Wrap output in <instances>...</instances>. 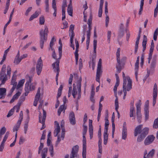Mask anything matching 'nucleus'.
Listing matches in <instances>:
<instances>
[{
	"label": "nucleus",
	"mask_w": 158,
	"mask_h": 158,
	"mask_svg": "<svg viewBox=\"0 0 158 158\" xmlns=\"http://www.w3.org/2000/svg\"><path fill=\"white\" fill-rule=\"evenodd\" d=\"M142 128L143 125L142 124L139 125L136 127L134 131L135 136H136L138 134H141Z\"/></svg>",
	"instance_id": "16"
},
{
	"label": "nucleus",
	"mask_w": 158,
	"mask_h": 158,
	"mask_svg": "<svg viewBox=\"0 0 158 158\" xmlns=\"http://www.w3.org/2000/svg\"><path fill=\"white\" fill-rule=\"evenodd\" d=\"M123 85L127 84V91H129L132 88V81L129 76L125 77L124 72H123Z\"/></svg>",
	"instance_id": "4"
},
{
	"label": "nucleus",
	"mask_w": 158,
	"mask_h": 158,
	"mask_svg": "<svg viewBox=\"0 0 158 158\" xmlns=\"http://www.w3.org/2000/svg\"><path fill=\"white\" fill-rule=\"evenodd\" d=\"M156 64V60L155 59H153L150 65V69L151 70H153L155 68Z\"/></svg>",
	"instance_id": "41"
},
{
	"label": "nucleus",
	"mask_w": 158,
	"mask_h": 158,
	"mask_svg": "<svg viewBox=\"0 0 158 158\" xmlns=\"http://www.w3.org/2000/svg\"><path fill=\"white\" fill-rule=\"evenodd\" d=\"M116 68L117 69V71L118 73H120L122 69V67L120 64H117L116 66Z\"/></svg>",
	"instance_id": "50"
},
{
	"label": "nucleus",
	"mask_w": 158,
	"mask_h": 158,
	"mask_svg": "<svg viewBox=\"0 0 158 158\" xmlns=\"http://www.w3.org/2000/svg\"><path fill=\"white\" fill-rule=\"evenodd\" d=\"M43 110V116L42 118V120H41V118H42V116H41V114L40 112L39 116V122L43 124V125L41 128V130H43L44 129L45 126L44 125L45 120L46 117V111L44 109Z\"/></svg>",
	"instance_id": "7"
},
{
	"label": "nucleus",
	"mask_w": 158,
	"mask_h": 158,
	"mask_svg": "<svg viewBox=\"0 0 158 158\" xmlns=\"http://www.w3.org/2000/svg\"><path fill=\"white\" fill-rule=\"evenodd\" d=\"M52 8L54 10V12L53 14L54 16L56 17V16L57 9L56 6V0H52Z\"/></svg>",
	"instance_id": "24"
},
{
	"label": "nucleus",
	"mask_w": 158,
	"mask_h": 158,
	"mask_svg": "<svg viewBox=\"0 0 158 158\" xmlns=\"http://www.w3.org/2000/svg\"><path fill=\"white\" fill-rule=\"evenodd\" d=\"M73 89L72 92V95L73 96L74 98H75L76 95L77 94V89L76 88V85L75 84L73 85Z\"/></svg>",
	"instance_id": "30"
},
{
	"label": "nucleus",
	"mask_w": 158,
	"mask_h": 158,
	"mask_svg": "<svg viewBox=\"0 0 158 158\" xmlns=\"http://www.w3.org/2000/svg\"><path fill=\"white\" fill-rule=\"evenodd\" d=\"M58 50L59 58L58 59H59V60L60 61V59L61 58L62 55V45H60L58 48Z\"/></svg>",
	"instance_id": "44"
},
{
	"label": "nucleus",
	"mask_w": 158,
	"mask_h": 158,
	"mask_svg": "<svg viewBox=\"0 0 158 158\" xmlns=\"http://www.w3.org/2000/svg\"><path fill=\"white\" fill-rule=\"evenodd\" d=\"M145 137L144 136L140 134V135L138 137L137 141L138 142H140L143 140Z\"/></svg>",
	"instance_id": "55"
},
{
	"label": "nucleus",
	"mask_w": 158,
	"mask_h": 158,
	"mask_svg": "<svg viewBox=\"0 0 158 158\" xmlns=\"http://www.w3.org/2000/svg\"><path fill=\"white\" fill-rule=\"evenodd\" d=\"M75 43L76 44V51H79L78 49L79 48V44L78 41L76 39H75Z\"/></svg>",
	"instance_id": "61"
},
{
	"label": "nucleus",
	"mask_w": 158,
	"mask_h": 158,
	"mask_svg": "<svg viewBox=\"0 0 158 158\" xmlns=\"http://www.w3.org/2000/svg\"><path fill=\"white\" fill-rule=\"evenodd\" d=\"M35 88V85L33 84H29L27 83H26L25 85V92L24 94L25 96H27L31 90H33Z\"/></svg>",
	"instance_id": "8"
},
{
	"label": "nucleus",
	"mask_w": 158,
	"mask_h": 158,
	"mask_svg": "<svg viewBox=\"0 0 158 158\" xmlns=\"http://www.w3.org/2000/svg\"><path fill=\"white\" fill-rule=\"evenodd\" d=\"M21 121H18L16 124L14 126L13 131V132H15L16 131V132H17L18 130H19V128L20 127L21 124Z\"/></svg>",
	"instance_id": "25"
},
{
	"label": "nucleus",
	"mask_w": 158,
	"mask_h": 158,
	"mask_svg": "<svg viewBox=\"0 0 158 158\" xmlns=\"http://www.w3.org/2000/svg\"><path fill=\"white\" fill-rule=\"evenodd\" d=\"M158 35V27L154 31L153 34V39L155 41H156L157 36Z\"/></svg>",
	"instance_id": "40"
},
{
	"label": "nucleus",
	"mask_w": 158,
	"mask_h": 158,
	"mask_svg": "<svg viewBox=\"0 0 158 158\" xmlns=\"http://www.w3.org/2000/svg\"><path fill=\"white\" fill-rule=\"evenodd\" d=\"M45 19L43 16H42L40 18V24L41 25L44 24Z\"/></svg>",
	"instance_id": "49"
},
{
	"label": "nucleus",
	"mask_w": 158,
	"mask_h": 158,
	"mask_svg": "<svg viewBox=\"0 0 158 158\" xmlns=\"http://www.w3.org/2000/svg\"><path fill=\"white\" fill-rule=\"evenodd\" d=\"M29 119L30 118L28 114L27 117L25 121V123L24 126V131L25 134H26L27 133V130L28 123L29 121Z\"/></svg>",
	"instance_id": "21"
},
{
	"label": "nucleus",
	"mask_w": 158,
	"mask_h": 158,
	"mask_svg": "<svg viewBox=\"0 0 158 158\" xmlns=\"http://www.w3.org/2000/svg\"><path fill=\"white\" fill-rule=\"evenodd\" d=\"M147 41V40L146 36L145 35H144L142 43V45L143 47V52H144L146 49Z\"/></svg>",
	"instance_id": "20"
},
{
	"label": "nucleus",
	"mask_w": 158,
	"mask_h": 158,
	"mask_svg": "<svg viewBox=\"0 0 158 158\" xmlns=\"http://www.w3.org/2000/svg\"><path fill=\"white\" fill-rule=\"evenodd\" d=\"M63 88V86L62 85H61L58 90L57 97V98L61 96Z\"/></svg>",
	"instance_id": "34"
},
{
	"label": "nucleus",
	"mask_w": 158,
	"mask_h": 158,
	"mask_svg": "<svg viewBox=\"0 0 158 158\" xmlns=\"http://www.w3.org/2000/svg\"><path fill=\"white\" fill-rule=\"evenodd\" d=\"M79 148V147L77 145L73 147L70 158H75V157H77Z\"/></svg>",
	"instance_id": "9"
},
{
	"label": "nucleus",
	"mask_w": 158,
	"mask_h": 158,
	"mask_svg": "<svg viewBox=\"0 0 158 158\" xmlns=\"http://www.w3.org/2000/svg\"><path fill=\"white\" fill-rule=\"evenodd\" d=\"M21 94V93L19 92H17L13 96L12 98L10 101V103H12L15 100L17 99L18 98L19 96Z\"/></svg>",
	"instance_id": "23"
},
{
	"label": "nucleus",
	"mask_w": 158,
	"mask_h": 158,
	"mask_svg": "<svg viewBox=\"0 0 158 158\" xmlns=\"http://www.w3.org/2000/svg\"><path fill=\"white\" fill-rule=\"evenodd\" d=\"M44 28L45 29L44 31L43 30H41L40 31V45L41 49H43V48L44 42L47 40L48 33V28L46 26H44Z\"/></svg>",
	"instance_id": "1"
},
{
	"label": "nucleus",
	"mask_w": 158,
	"mask_h": 158,
	"mask_svg": "<svg viewBox=\"0 0 158 158\" xmlns=\"http://www.w3.org/2000/svg\"><path fill=\"white\" fill-rule=\"evenodd\" d=\"M115 115L114 112L113 113L111 117V122L112 123V127H115L114 124Z\"/></svg>",
	"instance_id": "51"
},
{
	"label": "nucleus",
	"mask_w": 158,
	"mask_h": 158,
	"mask_svg": "<svg viewBox=\"0 0 158 158\" xmlns=\"http://www.w3.org/2000/svg\"><path fill=\"white\" fill-rule=\"evenodd\" d=\"M90 37H87V39L86 41V49H88L89 48V44L90 42Z\"/></svg>",
	"instance_id": "62"
},
{
	"label": "nucleus",
	"mask_w": 158,
	"mask_h": 158,
	"mask_svg": "<svg viewBox=\"0 0 158 158\" xmlns=\"http://www.w3.org/2000/svg\"><path fill=\"white\" fill-rule=\"evenodd\" d=\"M45 133H46V131L44 130L43 131V134L42 135L41 139H40V141H41V140L43 139H44L45 138Z\"/></svg>",
	"instance_id": "64"
},
{
	"label": "nucleus",
	"mask_w": 158,
	"mask_h": 158,
	"mask_svg": "<svg viewBox=\"0 0 158 158\" xmlns=\"http://www.w3.org/2000/svg\"><path fill=\"white\" fill-rule=\"evenodd\" d=\"M59 63L60 61L59 59H57L56 62L53 63L52 64V66L54 71L55 72H56V81H57L58 80V78L60 72Z\"/></svg>",
	"instance_id": "6"
},
{
	"label": "nucleus",
	"mask_w": 158,
	"mask_h": 158,
	"mask_svg": "<svg viewBox=\"0 0 158 158\" xmlns=\"http://www.w3.org/2000/svg\"><path fill=\"white\" fill-rule=\"evenodd\" d=\"M124 30H119L118 35V39L122 37L124 35Z\"/></svg>",
	"instance_id": "47"
},
{
	"label": "nucleus",
	"mask_w": 158,
	"mask_h": 158,
	"mask_svg": "<svg viewBox=\"0 0 158 158\" xmlns=\"http://www.w3.org/2000/svg\"><path fill=\"white\" fill-rule=\"evenodd\" d=\"M69 117L70 123L73 125H75L76 124V121L74 114L73 112L70 113Z\"/></svg>",
	"instance_id": "17"
},
{
	"label": "nucleus",
	"mask_w": 158,
	"mask_h": 158,
	"mask_svg": "<svg viewBox=\"0 0 158 158\" xmlns=\"http://www.w3.org/2000/svg\"><path fill=\"white\" fill-rule=\"evenodd\" d=\"M127 129L126 127V122L123 123L122 132V138L123 139L125 140L127 138Z\"/></svg>",
	"instance_id": "13"
},
{
	"label": "nucleus",
	"mask_w": 158,
	"mask_h": 158,
	"mask_svg": "<svg viewBox=\"0 0 158 158\" xmlns=\"http://www.w3.org/2000/svg\"><path fill=\"white\" fill-rule=\"evenodd\" d=\"M137 118L138 120V122L139 123H141L142 119V115L141 113L136 114Z\"/></svg>",
	"instance_id": "45"
},
{
	"label": "nucleus",
	"mask_w": 158,
	"mask_h": 158,
	"mask_svg": "<svg viewBox=\"0 0 158 158\" xmlns=\"http://www.w3.org/2000/svg\"><path fill=\"white\" fill-rule=\"evenodd\" d=\"M89 132L90 136V138L91 139L93 137V127L92 125V120L89 119Z\"/></svg>",
	"instance_id": "15"
},
{
	"label": "nucleus",
	"mask_w": 158,
	"mask_h": 158,
	"mask_svg": "<svg viewBox=\"0 0 158 158\" xmlns=\"http://www.w3.org/2000/svg\"><path fill=\"white\" fill-rule=\"evenodd\" d=\"M153 99H156L157 95V88L156 83H155L154 85L153 90Z\"/></svg>",
	"instance_id": "18"
},
{
	"label": "nucleus",
	"mask_w": 158,
	"mask_h": 158,
	"mask_svg": "<svg viewBox=\"0 0 158 158\" xmlns=\"http://www.w3.org/2000/svg\"><path fill=\"white\" fill-rule=\"evenodd\" d=\"M60 126L56 127L54 132V135L55 137H56L58 135V133L60 131Z\"/></svg>",
	"instance_id": "35"
},
{
	"label": "nucleus",
	"mask_w": 158,
	"mask_h": 158,
	"mask_svg": "<svg viewBox=\"0 0 158 158\" xmlns=\"http://www.w3.org/2000/svg\"><path fill=\"white\" fill-rule=\"evenodd\" d=\"M14 8L12 10V11L10 14V15L9 19V21L4 26V28L5 29L6 27L7 26H8V25L10 23V22L11 21V20L12 19V15H13V13L14 12Z\"/></svg>",
	"instance_id": "28"
},
{
	"label": "nucleus",
	"mask_w": 158,
	"mask_h": 158,
	"mask_svg": "<svg viewBox=\"0 0 158 158\" xmlns=\"http://www.w3.org/2000/svg\"><path fill=\"white\" fill-rule=\"evenodd\" d=\"M123 89L124 93V94L126 95L127 90V84H125L124 85L123 84Z\"/></svg>",
	"instance_id": "56"
},
{
	"label": "nucleus",
	"mask_w": 158,
	"mask_h": 158,
	"mask_svg": "<svg viewBox=\"0 0 158 158\" xmlns=\"http://www.w3.org/2000/svg\"><path fill=\"white\" fill-rule=\"evenodd\" d=\"M111 33L110 31H107V40L109 43H110V39Z\"/></svg>",
	"instance_id": "57"
},
{
	"label": "nucleus",
	"mask_w": 158,
	"mask_h": 158,
	"mask_svg": "<svg viewBox=\"0 0 158 158\" xmlns=\"http://www.w3.org/2000/svg\"><path fill=\"white\" fill-rule=\"evenodd\" d=\"M6 89L5 88H0V96H1L0 98H2L3 97L4 98L6 95Z\"/></svg>",
	"instance_id": "26"
},
{
	"label": "nucleus",
	"mask_w": 158,
	"mask_h": 158,
	"mask_svg": "<svg viewBox=\"0 0 158 158\" xmlns=\"http://www.w3.org/2000/svg\"><path fill=\"white\" fill-rule=\"evenodd\" d=\"M148 131L149 128L148 127L143 128L142 130L141 135L145 137L148 133Z\"/></svg>",
	"instance_id": "27"
},
{
	"label": "nucleus",
	"mask_w": 158,
	"mask_h": 158,
	"mask_svg": "<svg viewBox=\"0 0 158 158\" xmlns=\"http://www.w3.org/2000/svg\"><path fill=\"white\" fill-rule=\"evenodd\" d=\"M6 131V129L5 127H3L0 130V134L4 135Z\"/></svg>",
	"instance_id": "58"
},
{
	"label": "nucleus",
	"mask_w": 158,
	"mask_h": 158,
	"mask_svg": "<svg viewBox=\"0 0 158 158\" xmlns=\"http://www.w3.org/2000/svg\"><path fill=\"white\" fill-rule=\"evenodd\" d=\"M26 78L27 80L26 83H27L28 84H31V81L32 80V77H30L28 76H27Z\"/></svg>",
	"instance_id": "52"
},
{
	"label": "nucleus",
	"mask_w": 158,
	"mask_h": 158,
	"mask_svg": "<svg viewBox=\"0 0 158 158\" xmlns=\"http://www.w3.org/2000/svg\"><path fill=\"white\" fill-rule=\"evenodd\" d=\"M6 68V65L4 64L0 72V81H1L0 87L2 85L4 84L7 80V75L5 74Z\"/></svg>",
	"instance_id": "3"
},
{
	"label": "nucleus",
	"mask_w": 158,
	"mask_h": 158,
	"mask_svg": "<svg viewBox=\"0 0 158 158\" xmlns=\"http://www.w3.org/2000/svg\"><path fill=\"white\" fill-rule=\"evenodd\" d=\"M74 31H69V36L70 37V43H73V39L74 36Z\"/></svg>",
	"instance_id": "36"
},
{
	"label": "nucleus",
	"mask_w": 158,
	"mask_h": 158,
	"mask_svg": "<svg viewBox=\"0 0 158 158\" xmlns=\"http://www.w3.org/2000/svg\"><path fill=\"white\" fill-rule=\"evenodd\" d=\"M16 78H13L12 77V79L11 81V84L13 85V86H16L17 83L15 81Z\"/></svg>",
	"instance_id": "48"
},
{
	"label": "nucleus",
	"mask_w": 158,
	"mask_h": 158,
	"mask_svg": "<svg viewBox=\"0 0 158 158\" xmlns=\"http://www.w3.org/2000/svg\"><path fill=\"white\" fill-rule=\"evenodd\" d=\"M43 67L42 61L40 57L37 61V64L36 66V71L38 75L40 74Z\"/></svg>",
	"instance_id": "10"
},
{
	"label": "nucleus",
	"mask_w": 158,
	"mask_h": 158,
	"mask_svg": "<svg viewBox=\"0 0 158 158\" xmlns=\"http://www.w3.org/2000/svg\"><path fill=\"white\" fill-rule=\"evenodd\" d=\"M15 107H14L13 108H12L11 110H10V111H9L7 115L6 116V117L7 118L10 117L14 113V110L15 109Z\"/></svg>",
	"instance_id": "43"
},
{
	"label": "nucleus",
	"mask_w": 158,
	"mask_h": 158,
	"mask_svg": "<svg viewBox=\"0 0 158 158\" xmlns=\"http://www.w3.org/2000/svg\"><path fill=\"white\" fill-rule=\"evenodd\" d=\"M140 35L139 34L138 37L137 38L135 42V53L136 54L137 52L138 49V45L139 44V41L140 39Z\"/></svg>",
	"instance_id": "19"
},
{
	"label": "nucleus",
	"mask_w": 158,
	"mask_h": 158,
	"mask_svg": "<svg viewBox=\"0 0 158 158\" xmlns=\"http://www.w3.org/2000/svg\"><path fill=\"white\" fill-rule=\"evenodd\" d=\"M92 22H90L89 23L88 22H87V24L88 25V30L86 31V35L87 37H90V30L91 29V24Z\"/></svg>",
	"instance_id": "31"
},
{
	"label": "nucleus",
	"mask_w": 158,
	"mask_h": 158,
	"mask_svg": "<svg viewBox=\"0 0 158 158\" xmlns=\"http://www.w3.org/2000/svg\"><path fill=\"white\" fill-rule=\"evenodd\" d=\"M39 12L35 11V13L32 15L30 18H29V20L31 21L33 20L34 19L37 17L39 15Z\"/></svg>",
	"instance_id": "32"
},
{
	"label": "nucleus",
	"mask_w": 158,
	"mask_h": 158,
	"mask_svg": "<svg viewBox=\"0 0 158 158\" xmlns=\"http://www.w3.org/2000/svg\"><path fill=\"white\" fill-rule=\"evenodd\" d=\"M144 0H141L140 2V9L139 12V15L141 14V12L143 10V6L144 5Z\"/></svg>",
	"instance_id": "38"
},
{
	"label": "nucleus",
	"mask_w": 158,
	"mask_h": 158,
	"mask_svg": "<svg viewBox=\"0 0 158 158\" xmlns=\"http://www.w3.org/2000/svg\"><path fill=\"white\" fill-rule=\"evenodd\" d=\"M103 7L100 6L98 11V16L101 17L102 16Z\"/></svg>",
	"instance_id": "60"
},
{
	"label": "nucleus",
	"mask_w": 158,
	"mask_h": 158,
	"mask_svg": "<svg viewBox=\"0 0 158 158\" xmlns=\"http://www.w3.org/2000/svg\"><path fill=\"white\" fill-rule=\"evenodd\" d=\"M82 81V78L81 77H80L79 79L78 80L77 82L76 87L78 90V97L77 98V99L79 100L80 99L81 97V82Z\"/></svg>",
	"instance_id": "11"
},
{
	"label": "nucleus",
	"mask_w": 158,
	"mask_h": 158,
	"mask_svg": "<svg viewBox=\"0 0 158 158\" xmlns=\"http://www.w3.org/2000/svg\"><path fill=\"white\" fill-rule=\"evenodd\" d=\"M158 12V7L156 6L154 10V16L156 17Z\"/></svg>",
	"instance_id": "63"
},
{
	"label": "nucleus",
	"mask_w": 158,
	"mask_h": 158,
	"mask_svg": "<svg viewBox=\"0 0 158 158\" xmlns=\"http://www.w3.org/2000/svg\"><path fill=\"white\" fill-rule=\"evenodd\" d=\"M144 111L145 115V119L146 120L148 119L149 117V101L148 100L146 101L145 102Z\"/></svg>",
	"instance_id": "12"
},
{
	"label": "nucleus",
	"mask_w": 158,
	"mask_h": 158,
	"mask_svg": "<svg viewBox=\"0 0 158 158\" xmlns=\"http://www.w3.org/2000/svg\"><path fill=\"white\" fill-rule=\"evenodd\" d=\"M155 150L154 149H152L151 151H150L148 155H147V157H150L151 158L154 155L155 153Z\"/></svg>",
	"instance_id": "37"
},
{
	"label": "nucleus",
	"mask_w": 158,
	"mask_h": 158,
	"mask_svg": "<svg viewBox=\"0 0 158 158\" xmlns=\"http://www.w3.org/2000/svg\"><path fill=\"white\" fill-rule=\"evenodd\" d=\"M22 60V59L21 57L15 58L14 61V63L16 64H18Z\"/></svg>",
	"instance_id": "46"
},
{
	"label": "nucleus",
	"mask_w": 158,
	"mask_h": 158,
	"mask_svg": "<svg viewBox=\"0 0 158 158\" xmlns=\"http://www.w3.org/2000/svg\"><path fill=\"white\" fill-rule=\"evenodd\" d=\"M102 67V60L100 59L98 63V67L97 69V71L96 73V81L98 82L99 83L100 82V77L101 75L102 71L101 70Z\"/></svg>",
	"instance_id": "5"
},
{
	"label": "nucleus",
	"mask_w": 158,
	"mask_h": 158,
	"mask_svg": "<svg viewBox=\"0 0 158 158\" xmlns=\"http://www.w3.org/2000/svg\"><path fill=\"white\" fill-rule=\"evenodd\" d=\"M83 151L82 155L83 158H86V139L85 137L87 130V127L83 125Z\"/></svg>",
	"instance_id": "2"
},
{
	"label": "nucleus",
	"mask_w": 158,
	"mask_h": 158,
	"mask_svg": "<svg viewBox=\"0 0 158 158\" xmlns=\"http://www.w3.org/2000/svg\"><path fill=\"white\" fill-rule=\"evenodd\" d=\"M94 45V52L93 56H94L95 57L96 56V50L97 46V40H94L93 42Z\"/></svg>",
	"instance_id": "29"
},
{
	"label": "nucleus",
	"mask_w": 158,
	"mask_h": 158,
	"mask_svg": "<svg viewBox=\"0 0 158 158\" xmlns=\"http://www.w3.org/2000/svg\"><path fill=\"white\" fill-rule=\"evenodd\" d=\"M73 10L72 7H68L67 12L69 15L71 16H73Z\"/></svg>",
	"instance_id": "42"
},
{
	"label": "nucleus",
	"mask_w": 158,
	"mask_h": 158,
	"mask_svg": "<svg viewBox=\"0 0 158 158\" xmlns=\"http://www.w3.org/2000/svg\"><path fill=\"white\" fill-rule=\"evenodd\" d=\"M11 69L10 66H8L7 69V75L8 76L10 77Z\"/></svg>",
	"instance_id": "54"
},
{
	"label": "nucleus",
	"mask_w": 158,
	"mask_h": 158,
	"mask_svg": "<svg viewBox=\"0 0 158 158\" xmlns=\"http://www.w3.org/2000/svg\"><path fill=\"white\" fill-rule=\"evenodd\" d=\"M141 101L139 100V102L136 104V114L141 113Z\"/></svg>",
	"instance_id": "22"
},
{
	"label": "nucleus",
	"mask_w": 158,
	"mask_h": 158,
	"mask_svg": "<svg viewBox=\"0 0 158 158\" xmlns=\"http://www.w3.org/2000/svg\"><path fill=\"white\" fill-rule=\"evenodd\" d=\"M115 110H118L119 107L118 99L116 98L115 101Z\"/></svg>",
	"instance_id": "53"
},
{
	"label": "nucleus",
	"mask_w": 158,
	"mask_h": 158,
	"mask_svg": "<svg viewBox=\"0 0 158 158\" xmlns=\"http://www.w3.org/2000/svg\"><path fill=\"white\" fill-rule=\"evenodd\" d=\"M108 128L107 127H105L104 128V131L103 134L104 136L105 137H108Z\"/></svg>",
	"instance_id": "59"
},
{
	"label": "nucleus",
	"mask_w": 158,
	"mask_h": 158,
	"mask_svg": "<svg viewBox=\"0 0 158 158\" xmlns=\"http://www.w3.org/2000/svg\"><path fill=\"white\" fill-rule=\"evenodd\" d=\"M153 127L155 129L158 128V118H157L154 120Z\"/></svg>",
	"instance_id": "39"
},
{
	"label": "nucleus",
	"mask_w": 158,
	"mask_h": 158,
	"mask_svg": "<svg viewBox=\"0 0 158 158\" xmlns=\"http://www.w3.org/2000/svg\"><path fill=\"white\" fill-rule=\"evenodd\" d=\"M24 82V79H22L20 80L19 82L18 85L17 86L16 89H18L22 86H23Z\"/></svg>",
	"instance_id": "33"
},
{
	"label": "nucleus",
	"mask_w": 158,
	"mask_h": 158,
	"mask_svg": "<svg viewBox=\"0 0 158 158\" xmlns=\"http://www.w3.org/2000/svg\"><path fill=\"white\" fill-rule=\"evenodd\" d=\"M155 138V137L152 135L148 136L144 140V144L146 145L150 144L153 142Z\"/></svg>",
	"instance_id": "14"
}]
</instances>
